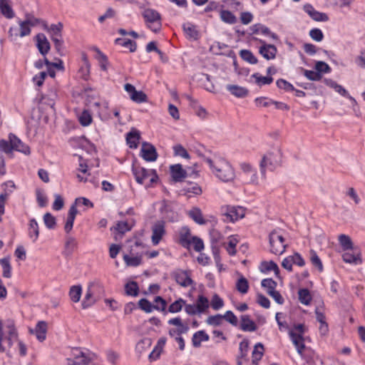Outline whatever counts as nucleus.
Segmentation results:
<instances>
[{"label":"nucleus","instance_id":"1","mask_svg":"<svg viewBox=\"0 0 365 365\" xmlns=\"http://www.w3.org/2000/svg\"><path fill=\"white\" fill-rule=\"evenodd\" d=\"M196 152L208 164L212 173L220 180L228 182L235 179V170L228 161L220 158L212 160L210 157L206 156L200 149H197Z\"/></svg>","mask_w":365,"mask_h":365},{"label":"nucleus","instance_id":"2","mask_svg":"<svg viewBox=\"0 0 365 365\" xmlns=\"http://www.w3.org/2000/svg\"><path fill=\"white\" fill-rule=\"evenodd\" d=\"M5 329L6 330L4 329L0 319V353L6 352L8 356H10L9 349L14 342L18 340V334L13 320L9 319L6 322Z\"/></svg>","mask_w":365,"mask_h":365},{"label":"nucleus","instance_id":"3","mask_svg":"<svg viewBox=\"0 0 365 365\" xmlns=\"http://www.w3.org/2000/svg\"><path fill=\"white\" fill-rule=\"evenodd\" d=\"M282 153L279 147L275 146L272 148L265 154L260 162V170L262 175H265V168H268L271 170H274L277 167L279 166L282 163Z\"/></svg>","mask_w":365,"mask_h":365},{"label":"nucleus","instance_id":"4","mask_svg":"<svg viewBox=\"0 0 365 365\" xmlns=\"http://www.w3.org/2000/svg\"><path fill=\"white\" fill-rule=\"evenodd\" d=\"M103 292V287L99 284H91L82 301V308L86 309L93 305L98 300L100 299V294Z\"/></svg>","mask_w":365,"mask_h":365},{"label":"nucleus","instance_id":"5","mask_svg":"<svg viewBox=\"0 0 365 365\" xmlns=\"http://www.w3.org/2000/svg\"><path fill=\"white\" fill-rule=\"evenodd\" d=\"M147 26L154 33H158L162 28L161 15L153 9H145L143 12Z\"/></svg>","mask_w":365,"mask_h":365},{"label":"nucleus","instance_id":"6","mask_svg":"<svg viewBox=\"0 0 365 365\" xmlns=\"http://www.w3.org/2000/svg\"><path fill=\"white\" fill-rule=\"evenodd\" d=\"M270 252L274 255L283 254L287 245L284 244V238L277 230H272L269 235Z\"/></svg>","mask_w":365,"mask_h":365},{"label":"nucleus","instance_id":"7","mask_svg":"<svg viewBox=\"0 0 365 365\" xmlns=\"http://www.w3.org/2000/svg\"><path fill=\"white\" fill-rule=\"evenodd\" d=\"M323 82L326 86L333 88L336 92H337L341 96L347 98L351 102L352 108L355 113H356V111L359 110L356 99L354 97H352L342 86L338 84L336 81L331 78H324L323 80Z\"/></svg>","mask_w":365,"mask_h":365},{"label":"nucleus","instance_id":"8","mask_svg":"<svg viewBox=\"0 0 365 365\" xmlns=\"http://www.w3.org/2000/svg\"><path fill=\"white\" fill-rule=\"evenodd\" d=\"M155 303L161 302V307H159L158 304H152L150 302H149L147 299H141L138 302L139 307L145 312L146 313H150L153 309H156L158 311L164 312L166 308V301L161 297L158 296L154 299Z\"/></svg>","mask_w":365,"mask_h":365},{"label":"nucleus","instance_id":"9","mask_svg":"<svg viewBox=\"0 0 365 365\" xmlns=\"http://www.w3.org/2000/svg\"><path fill=\"white\" fill-rule=\"evenodd\" d=\"M254 41H258L262 46L259 48V53L267 60H272L275 58L277 49V47L273 44H268L264 41L258 39L256 37H253Z\"/></svg>","mask_w":365,"mask_h":365},{"label":"nucleus","instance_id":"10","mask_svg":"<svg viewBox=\"0 0 365 365\" xmlns=\"http://www.w3.org/2000/svg\"><path fill=\"white\" fill-rule=\"evenodd\" d=\"M165 222L163 220L157 221L152 227V242L157 245L165 234Z\"/></svg>","mask_w":365,"mask_h":365},{"label":"nucleus","instance_id":"11","mask_svg":"<svg viewBox=\"0 0 365 365\" xmlns=\"http://www.w3.org/2000/svg\"><path fill=\"white\" fill-rule=\"evenodd\" d=\"M140 153L141 157L147 162H154L158 156L155 146L146 142L143 143Z\"/></svg>","mask_w":365,"mask_h":365},{"label":"nucleus","instance_id":"12","mask_svg":"<svg viewBox=\"0 0 365 365\" xmlns=\"http://www.w3.org/2000/svg\"><path fill=\"white\" fill-rule=\"evenodd\" d=\"M132 172L138 183L143 185L145 179L150 175V170L140 166L137 163L132 165Z\"/></svg>","mask_w":365,"mask_h":365},{"label":"nucleus","instance_id":"13","mask_svg":"<svg viewBox=\"0 0 365 365\" xmlns=\"http://www.w3.org/2000/svg\"><path fill=\"white\" fill-rule=\"evenodd\" d=\"M303 9L315 21L326 22L329 21V16L327 14L315 10L313 6L309 4L304 5Z\"/></svg>","mask_w":365,"mask_h":365},{"label":"nucleus","instance_id":"14","mask_svg":"<svg viewBox=\"0 0 365 365\" xmlns=\"http://www.w3.org/2000/svg\"><path fill=\"white\" fill-rule=\"evenodd\" d=\"M192 237L190 230L187 226H183L179 230L178 243L184 248L190 247Z\"/></svg>","mask_w":365,"mask_h":365},{"label":"nucleus","instance_id":"15","mask_svg":"<svg viewBox=\"0 0 365 365\" xmlns=\"http://www.w3.org/2000/svg\"><path fill=\"white\" fill-rule=\"evenodd\" d=\"M35 38L38 51L41 55L46 56L51 48L50 43L46 36L43 34H38Z\"/></svg>","mask_w":365,"mask_h":365},{"label":"nucleus","instance_id":"16","mask_svg":"<svg viewBox=\"0 0 365 365\" xmlns=\"http://www.w3.org/2000/svg\"><path fill=\"white\" fill-rule=\"evenodd\" d=\"M170 174L175 182H181L187 176V171L180 164L173 165L170 168Z\"/></svg>","mask_w":365,"mask_h":365},{"label":"nucleus","instance_id":"17","mask_svg":"<svg viewBox=\"0 0 365 365\" xmlns=\"http://www.w3.org/2000/svg\"><path fill=\"white\" fill-rule=\"evenodd\" d=\"M176 282L182 287H187L193 284V281L189 276L187 272L178 270L174 273Z\"/></svg>","mask_w":365,"mask_h":365},{"label":"nucleus","instance_id":"18","mask_svg":"<svg viewBox=\"0 0 365 365\" xmlns=\"http://www.w3.org/2000/svg\"><path fill=\"white\" fill-rule=\"evenodd\" d=\"M250 31L253 34H262L264 36H269L273 40H278V36L276 34L272 32L267 26L262 24H255L252 25L250 27Z\"/></svg>","mask_w":365,"mask_h":365},{"label":"nucleus","instance_id":"19","mask_svg":"<svg viewBox=\"0 0 365 365\" xmlns=\"http://www.w3.org/2000/svg\"><path fill=\"white\" fill-rule=\"evenodd\" d=\"M9 138L13 145V150L23 153L26 155L30 154L29 147L24 144L21 140L18 138L14 134L10 133Z\"/></svg>","mask_w":365,"mask_h":365},{"label":"nucleus","instance_id":"20","mask_svg":"<svg viewBox=\"0 0 365 365\" xmlns=\"http://www.w3.org/2000/svg\"><path fill=\"white\" fill-rule=\"evenodd\" d=\"M240 329L243 331H255L257 326L248 314H243L240 317Z\"/></svg>","mask_w":365,"mask_h":365},{"label":"nucleus","instance_id":"21","mask_svg":"<svg viewBox=\"0 0 365 365\" xmlns=\"http://www.w3.org/2000/svg\"><path fill=\"white\" fill-rule=\"evenodd\" d=\"M289 335L298 354L302 355V351L305 348L303 336H302V334H297V333L294 332L293 330L289 331Z\"/></svg>","mask_w":365,"mask_h":365},{"label":"nucleus","instance_id":"22","mask_svg":"<svg viewBox=\"0 0 365 365\" xmlns=\"http://www.w3.org/2000/svg\"><path fill=\"white\" fill-rule=\"evenodd\" d=\"M245 215V210L242 207H227L225 215L234 222L242 218Z\"/></svg>","mask_w":365,"mask_h":365},{"label":"nucleus","instance_id":"23","mask_svg":"<svg viewBox=\"0 0 365 365\" xmlns=\"http://www.w3.org/2000/svg\"><path fill=\"white\" fill-rule=\"evenodd\" d=\"M42 26L45 31L50 33L52 36L61 37L63 25L61 22L48 26L46 21H42Z\"/></svg>","mask_w":365,"mask_h":365},{"label":"nucleus","instance_id":"24","mask_svg":"<svg viewBox=\"0 0 365 365\" xmlns=\"http://www.w3.org/2000/svg\"><path fill=\"white\" fill-rule=\"evenodd\" d=\"M226 89L232 95L237 98H245L249 93V91L247 88L237 85L228 84L226 86Z\"/></svg>","mask_w":365,"mask_h":365},{"label":"nucleus","instance_id":"25","mask_svg":"<svg viewBox=\"0 0 365 365\" xmlns=\"http://www.w3.org/2000/svg\"><path fill=\"white\" fill-rule=\"evenodd\" d=\"M140 135L138 130L133 128L126 134V142L130 148H137Z\"/></svg>","mask_w":365,"mask_h":365},{"label":"nucleus","instance_id":"26","mask_svg":"<svg viewBox=\"0 0 365 365\" xmlns=\"http://www.w3.org/2000/svg\"><path fill=\"white\" fill-rule=\"evenodd\" d=\"M77 212L78 210L76 205H72L68 210V217L64 226V230L66 233H69L71 231Z\"/></svg>","mask_w":365,"mask_h":365},{"label":"nucleus","instance_id":"27","mask_svg":"<svg viewBox=\"0 0 365 365\" xmlns=\"http://www.w3.org/2000/svg\"><path fill=\"white\" fill-rule=\"evenodd\" d=\"M76 351L79 352V354H81V360L67 359L68 365H87L93 359L90 354H86L79 349H76Z\"/></svg>","mask_w":365,"mask_h":365},{"label":"nucleus","instance_id":"28","mask_svg":"<svg viewBox=\"0 0 365 365\" xmlns=\"http://www.w3.org/2000/svg\"><path fill=\"white\" fill-rule=\"evenodd\" d=\"M264 345L261 342L257 343L252 352V364L257 365L259 361L262 359L264 355Z\"/></svg>","mask_w":365,"mask_h":365},{"label":"nucleus","instance_id":"29","mask_svg":"<svg viewBox=\"0 0 365 365\" xmlns=\"http://www.w3.org/2000/svg\"><path fill=\"white\" fill-rule=\"evenodd\" d=\"M29 237L35 242L39 236V227L35 219H31L29 220V229H28Z\"/></svg>","mask_w":365,"mask_h":365},{"label":"nucleus","instance_id":"30","mask_svg":"<svg viewBox=\"0 0 365 365\" xmlns=\"http://www.w3.org/2000/svg\"><path fill=\"white\" fill-rule=\"evenodd\" d=\"M47 324L44 321H40L36 325L34 332L38 341H43L46 339Z\"/></svg>","mask_w":365,"mask_h":365},{"label":"nucleus","instance_id":"31","mask_svg":"<svg viewBox=\"0 0 365 365\" xmlns=\"http://www.w3.org/2000/svg\"><path fill=\"white\" fill-rule=\"evenodd\" d=\"M209 339V335L204 330H200L193 334L192 343L194 347H200L202 341H207Z\"/></svg>","mask_w":365,"mask_h":365},{"label":"nucleus","instance_id":"32","mask_svg":"<svg viewBox=\"0 0 365 365\" xmlns=\"http://www.w3.org/2000/svg\"><path fill=\"white\" fill-rule=\"evenodd\" d=\"M346 251V252H344L342 255L343 260L345 262L355 264H358L361 262V259L359 253H355L354 252H351V250Z\"/></svg>","mask_w":365,"mask_h":365},{"label":"nucleus","instance_id":"33","mask_svg":"<svg viewBox=\"0 0 365 365\" xmlns=\"http://www.w3.org/2000/svg\"><path fill=\"white\" fill-rule=\"evenodd\" d=\"M189 217L198 225H205L206 221L203 218L202 213L198 207H194L189 211Z\"/></svg>","mask_w":365,"mask_h":365},{"label":"nucleus","instance_id":"34","mask_svg":"<svg viewBox=\"0 0 365 365\" xmlns=\"http://www.w3.org/2000/svg\"><path fill=\"white\" fill-rule=\"evenodd\" d=\"M78 243L76 240L71 237L67 236L65 243L64 255L66 256L71 255L74 250L77 247Z\"/></svg>","mask_w":365,"mask_h":365},{"label":"nucleus","instance_id":"35","mask_svg":"<svg viewBox=\"0 0 365 365\" xmlns=\"http://www.w3.org/2000/svg\"><path fill=\"white\" fill-rule=\"evenodd\" d=\"M0 11L2 15L7 19L14 17V12L11 6L7 3V0H0Z\"/></svg>","mask_w":365,"mask_h":365},{"label":"nucleus","instance_id":"36","mask_svg":"<svg viewBox=\"0 0 365 365\" xmlns=\"http://www.w3.org/2000/svg\"><path fill=\"white\" fill-rule=\"evenodd\" d=\"M0 264L3 269L2 275L5 278H11V266L10 264V257H6L2 259H0Z\"/></svg>","mask_w":365,"mask_h":365},{"label":"nucleus","instance_id":"37","mask_svg":"<svg viewBox=\"0 0 365 365\" xmlns=\"http://www.w3.org/2000/svg\"><path fill=\"white\" fill-rule=\"evenodd\" d=\"M115 43L117 45H120L123 47L128 48L130 52L135 51L136 48H137L136 43L130 39L118 38L115 40Z\"/></svg>","mask_w":365,"mask_h":365},{"label":"nucleus","instance_id":"38","mask_svg":"<svg viewBox=\"0 0 365 365\" xmlns=\"http://www.w3.org/2000/svg\"><path fill=\"white\" fill-rule=\"evenodd\" d=\"M250 341L247 339H244L239 345V356L240 358L245 359V361H248V351H249Z\"/></svg>","mask_w":365,"mask_h":365},{"label":"nucleus","instance_id":"39","mask_svg":"<svg viewBox=\"0 0 365 365\" xmlns=\"http://www.w3.org/2000/svg\"><path fill=\"white\" fill-rule=\"evenodd\" d=\"M261 285L262 287L267 289V292L270 296L272 292H276L275 289L277 284L272 278H267L262 280Z\"/></svg>","mask_w":365,"mask_h":365},{"label":"nucleus","instance_id":"40","mask_svg":"<svg viewBox=\"0 0 365 365\" xmlns=\"http://www.w3.org/2000/svg\"><path fill=\"white\" fill-rule=\"evenodd\" d=\"M125 291L127 295L136 297L139 293L138 284L135 281L128 282L125 285Z\"/></svg>","mask_w":365,"mask_h":365},{"label":"nucleus","instance_id":"41","mask_svg":"<svg viewBox=\"0 0 365 365\" xmlns=\"http://www.w3.org/2000/svg\"><path fill=\"white\" fill-rule=\"evenodd\" d=\"M339 242L344 250H353V242L349 236L344 234L340 235Z\"/></svg>","mask_w":365,"mask_h":365},{"label":"nucleus","instance_id":"42","mask_svg":"<svg viewBox=\"0 0 365 365\" xmlns=\"http://www.w3.org/2000/svg\"><path fill=\"white\" fill-rule=\"evenodd\" d=\"M240 56L245 61H247L250 64H256L258 62L257 58L250 50H241L240 51Z\"/></svg>","mask_w":365,"mask_h":365},{"label":"nucleus","instance_id":"43","mask_svg":"<svg viewBox=\"0 0 365 365\" xmlns=\"http://www.w3.org/2000/svg\"><path fill=\"white\" fill-rule=\"evenodd\" d=\"M82 294V288L80 285L72 286L69 291V297L73 302H78L80 301Z\"/></svg>","mask_w":365,"mask_h":365},{"label":"nucleus","instance_id":"44","mask_svg":"<svg viewBox=\"0 0 365 365\" xmlns=\"http://www.w3.org/2000/svg\"><path fill=\"white\" fill-rule=\"evenodd\" d=\"M183 29L185 33L189 38L196 40L198 38L199 34L196 29L195 26L187 23L183 25Z\"/></svg>","mask_w":365,"mask_h":365},{"label":"nucleus","instance_id":"45","mask_svg":"<svg viewBox=\"0 0 365 365\" xmlns=\"http://www.w3.org/2000/svg\"><path fill=\"white\" fill-rule=\"evenodd\" d=\"M220 19L225 23L234 24L237 22V17L228 10H222L220 11Z\"/></svg>","mask_w":365,"mask_h":365},{"label":"nucleus","instance_id":"46","mask_svg":"<svg viewBox=\"0 0 365 365\" xmlns=\"http://www.w3.org/2000/svg\"><path fill=\"white\" fill-rule=\"evenodd\" d=\"M252 78L255 79V83L259 86L269 85L273 81V78L272 76H262L258 73H253L252 75Z\"/></svg>","mask_w":365,"mask_h":365},{"label":"nucleus","instance_id":"47","mask_svg":"<svg viewBox=\"0 0 365 365\" xmlns=\"http://www.w3.org/2000/svg\"><path fill=\"white\" fill-rule=\"evenodd\" d=\"M261 266H262V268H261L262 272L274 271L275 275H277V276H278V274H279V269L277 264L273 261L263 262L262 263Z\"/></svg>","mask_w":365,"mask_h":365},{"label":"nucleus","instance_id":"48","mask_svg":"<svg viewBox=\"0 0 365 365\" xmlns=\"http://www.w3.org/2000/svg\"><path fill=\"white\" fill-rule=\"evenodd\" d=\"M299 294V302L304 304L308 305L310 304L312 301V296L309 289H300L298 292Z\"/></svg>","mask_w":365,"mask_h":365},{"label":"nucleus","instance_id":"49","mask_svg":"<svg viewBox=\"0 0 365 365\" xmlns=\"http://www.w3.org/2000/svg\"><path fill=\"white\" fill-rule=\"evenodd\" d=\"M196 305L198 309L199 313H203L209 307L208 299L203 295H199L196 302Z\"/></svg>","mask_w":365,"mask_h":365},{"label":"nucleus","instance_id":"50","mask_svg":"<svg viewBox=\"0 0 365 365\" xmlns=\"http://www.w3.org/2000/svg\"><path fill=\"white\" fill-rule=\"evenodd\" d=\"M185 303L186 302L183 299H178L169 306L168 312L173 314L178 313L182 310V308Z\"/></svg>","mask_w":365,"mask_h":365},{"label":"nucleus","instance_id":"51","mask_svg":"<svg viewBox=\"0 0 365 365\" xmlns=\"http://www.w3.org/2000/svg\"><path fill=\"white\" fill-rule=\"evenodd\" d=\"M182 191L184 192L185 194L192 193L197 195L202 193V189L197 183L188 184L182 188Z\"/></svg>","mask_w":365,"mask_h":365},{"label":"nucleus","instance_id":"52","mask_svg":"<svg viewBox=\"0 0 365 365\" xmlns=\"http://www.w3.org/2000/svg\"><path fill=\"white\" fill-rule=\"evenodd\" d=\"M236 289L240 293L246 294L249 289V283L247 279L244 277H241L236 283Z\"/></svg>","mask_w":365,"mask_h":365},{"label":"nucleus","instance_id":"53","mask_svg":"<svg viewBox=\"0 0 365 365\" xmlns=\"http://www.w3.org/2000/svg\"><path fill=\"white\" fill-rule=\"evenodd\" d=\"M130 99L135 103H142L148 101V96L143 91H137L132 94Z\"/></svg>","mask_w":365,"mask_h":365},{"label":"nucleus","instance_id":"54","mask_svg":"<svg viewBox=\"0 0 365 365\" xmlns=\"http://www.w3.org/2000/svg\"><path fill=\"white\" fill-rule=\"evenodd\" d=\"M78 120L81 125L83 126L89 125L92 122V117L90 112L86 110H83L79 115Z\"/></svg>","mask_w":365,"mask_h":365},{"label":"nucleus","instance_id":"55","mask_svg":"<svg viewBox=\"0 0 365 365\" xmlns=\"http://www.w3.org/2000/svg\"><path fill=\"white\" fill-rule=\"evenodd\" d=\"M123 260L128 266L137 267L140 264L142 259L141 257H129L128 255H125Z\"/></svg>","mask_w":365,"mask_h":365},{"label":"nucleus","instance_id":"56","mask_svg":"<svg viewBox=\"0 0 365 365\" xmlns=\"http://www.w3.org/2000/svg\"><path fill=\"white\" fill-rule=\"evenodd\" d=\"M310 260L312 264L318 268L319 272L323 271V265L322 261L317 255V252L313 250H310Z\"/></svg>","mask_w":365,"mask_h":365},{"label":"nucleus","instance_id":"57","mask_svg":"<svg viewBox=\"0 0 365 365\" xmlns=\"http://www.w3.org/2000/svg\"><path fill=\"white\" fill-rule=\"evenodd\" d=\"M43 222L45 225L48 229H54L56 225V220L51 213L46 212L43 215Z\"/></svg>","mask_w":365,"mask_h":365},{"label":"nucleus","instance_id":"58","mask_svg":"<svg viewBox=\"0 0 365 365\" xmlns=\"http://www.w3.org/2000/svg\"><path fill=\"white\" fill-rule=\"evenodd\" d=\"M173 151L175 155L180 156L186 159H189L190 158L188 152L180 144H178L173 146Z\"/></svg>","mask_w":365,"mask_h":365},{"label":"nucleus","instance_id":"59","mask_svg":"<svg viewBox=\"0 0 365 365\" xmlns=\"http://www.w3.org/2000/svg\"><path fill=\"white\" fill-rule=\"evenodd\" d=\"M19 36L24 37L30 35L31 34V29L29 24L24 21H19Z\"/></svg>","mask_w":365,"mask_h":365},{"label":"nucleus","instance_id":"60","mask_svg":"<svg viewBox=\"0 0 365 365\" xmlns=\"http://www.w3.org/2000/svg\"><path fill=\"white\" fill-rule=\"evenodd\" d=\"M222 315L217 314L213 316H210L206 319V323L212 326H220L222 323Z\"/></svg>","mask_w":365,"mask_h":365},{"label":"nucleus","instance_id":"61","mask_svg":"<svg viewBox=\"0 0 365 365\" xmlns=\"http://www.w3.org/2000/svg\"><path fill=\"white\" fill-rule=\"evenodd\" d=\"M304 76L310 81H320L322 78V73H319L317 71H310L303 69Z\"/></svg>","mask_w":365,"mask_h":365},{"label":"nucleus","instance_id":"62","mask_svg":"<svg viewBox=\"0 0 365 365\" xmlns=\"http://www.w3.org/2000/svg\"><path fill=\"white\" fill-rule=\"evenodd\" d=\"M36 200L41 207H43L47 205V197L44 192L41 189L36 190Z\"/></svg>","mask_w":365,"mask_h":365},{"label":"nucleus","instance_id":"63","mask_svg":"<svg viewBox=\"0 0 365 365\" xmlns=\"http://www.w3.org/2000/svg\"><path fill=\"white\" fill-rule=\"evenodd\" d=\"M238 240L233 236H231L228 242L227 246L226 247V250L230 255L233 256L236 254V246Z\"/></svg>","mask_w":365,"mask_h":365},{"label":"nucleus","instance_id":"64","mask_svg":"<svg viewBox=\"0 0 365 365\" xmlns=\"http://www.w3.org/2000/svg\"><path fill=\"white\" fill-rule=\"evenodd\" d=\"M276 84L279 88L284 89L286 91H292L295 90L292 84L283 78L278 79L276 82Z\"/></svg>","mask_w":365,"mask_h":365}]
</instances>
